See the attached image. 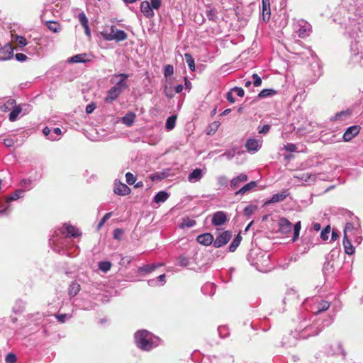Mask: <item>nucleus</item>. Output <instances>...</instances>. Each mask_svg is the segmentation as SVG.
<instances>
[{"label": "nucleus", "mask_w": 363, "mask_h": 363, "mask_svg": "<svg viewBox=\"0 0 363 363\" xmlns=\"http://www.w3.org/2000/svg\"><path fill=\"white\" fill-rule=\"evenodd\" d=\"M333 316L328 315L325 318L311 316L308 313L299 312L293 318L294 329L288 336L283 338V345L292 347L296 345L297 340H305L310 337L318 335L325 327L333 322Z\"/></svg>", "instance_id": "nucleus-1"}, {"label": "nucleus", "mask_w": 363, "mask_h": 363, "mask_svg": "<svg viewBox=\"0 0 363 363\" xmlns=\"http://www.w3.org/2000/svg\"><path fill=\"white\" fill-rule=\"evenodd\" d=\"M130 75L126 73L114 74L111 78L110 82L113 86L107 91L104 101L111 104L116 101L122 92L128 87L127 79Z\"/></svg>", "instance_id": "nucleus-2"}, {"label": "nucleus", "mask_w": 363, "mask_h": 363, "mask_svg": "<svg viewBox=\"0 0 363 363\" xmlns=\"http://www.w3.org/2000/svg\"><path fill=\"white\" fill-rule=\"evenodd\" d=\"M135 342L142 350L150 351L160 344V339L147 330H140L135 334Z\"/></svg>", "instance_id": "nucleus-3"}, {"label": "nucleus", "mask_w": 363, "mask_h": 363, "mask_svg": "<svg viewBox=\"0 0 363 363\" xmlns=\"http://www.w3.org/2000/svg\"><path fill=\"white\" fill-rule=\"evenodd\" d=\"M322 74V67L319 60L316 57H313L304 72L302 80L303 86H308L316 83Z\"/></svg>", "instance_id": "nucleus-4"}, {"label": "nucleus", "mask_w": 363, "mask_h": 363, "mask_svg": "<svg viewBox=\"0 0 363 363\" xmlns=\"http://www.w3.org/2000/svg\"><path fill=\"white\" fill-rule=\"evenodd\" d=\"M303 307L305 309L310 311L314 315H316L328 310L330 307V303L320 296H313L305 300Z\"/></svg>", "instance_id": "nucleus-5"}, {"label": "nucleus", "mask_w": 363, "mask_h": 363, "mask_svg": "<svg viewBox=\"0 0 363 363\" xmlns=\"http://www.w3.org/2000/svg\"><path fill=\"white\" fill-rule=\"evenodd\" d=\"M101 35L107 41L121 42L125 40L128 38V35L124 30L118 29L115 26L104 28L101 32Z\"/></svg>", "instance_id": "nucleus-6"}, {"label": "nucleus", "mask_w": 363, "mask_h": 363, "mask_svg": "<svg viewBox=\"0 0 363 363\" xmlns=\"http://www.w3.org/2000/svg\"><path fill=\"white\" fill-rule=\"evenodd\" d=\"M24 189H18L13 194L8 196L5 201H0V216L7 214L9 212L8 203L12 201H16L20 198H23L24 196Z\"/></svg>", "instance_id": "nucleus-7"}, {"label": "nucleus", "mask_w": 363, "mask_h": 363, "mask_svg": "<svg viewBox=\"0 0 363 363\" xmlns=\"http://www.w3.org/2000/svg\"><path fill=\"white\" fill-rule=\"evenodd\" d=\"M354 230V225L351 223H347L344 228V238H343V246L345 252L347 255H352L354 253V248L352 245L350 240L351 235L349 234Z\"/></svg>", "instance_id": "nucleus-8"}, {"label": "nucleus", "mask_w": 363, "mask_h": 363, "mask_svg": "<svg viewBox=\"0 0 363 363\" xmlns=\"http://www.w3.org/2000/svg\"><path fill=\"white\" fill-rule=\"evenodd\" d=\"M294 28L299 38H305L309 36L311 32V26L307 21L299 19L294 23Z\"/></svg>", "instance_id": "nucleus-9"}, {"label": "nucleus", "mask_w": 363, "mask_h": 363, "mask_svg": "<svg viewBox=\"0 0 363 363\" xmlns=\"http://www.w3.org/2000/svg\"><path fill=\"white\" fill-rule=\"evenodd\" d=\"M324 352L328 356H337L341 354L344 359L346 358L347 355L342 345L340 342H335L325 345Z\"/></svg>", "instance_id": "nucleus-10"}, {"label": "nucleus", "mask_w": 363, "mask_h": 363, "mask_svg": "<svg viewBox=\"0 0 363 363\" xmlns=\"http://www.w3.org/2000/svg\"><path fill=\"white\" fill-rule=\"evenodd\" d=\"M263 140L260 138H248L245 144V147L247 151L250 154H255L262 147Z\"/></svg>", "instance_id": "nucleus-11"}, {"label": "nucleus", "mask_w": 363, "mask_h": 363, "mask_svg": "<svg viewBox=\"0 0 363 363\" xmlns=\"http://www.w3.org/2000/svg\"><path fill=\"white\" fill-rule=\"evenodd\" d=\"M350 52L352 55L354 57L359 56V60H357L360 62L362 65H363V40H357L351 42L350 45Z\"/></svg>", "instance_id": "nucleus-12"}, {"label": "nucleus", "mask_w": 363, "mask_h": 363, "mask_svg": "<svg viewBox=\"0 0 363 363\" xmlns=\"http://www.w3.org/2000/svg\"><path fill=\"white\" fill-rule=\"evenodd\" d=\"M232 232L230 230H225L222 233L218 234L216 238L213 239V247L219 248L225 245L232 238Z\"/></svg>", "instance_id": "nucleus-13"}, {"label": "nucleus", "mask_w": 363, "mask_h": 363, "mask_svg": "<svg viewBox=\"0 0 363 363\" xmlns=\"http://www.w3.org/2000/svg\"><path fill=\"white\" fill-rule=\"evenodd\" d=\"M13 56V49L10 43H6L4 46L0 44V61L10 60Z\"/></svg>", "instance_id": "nucleus-14"}, {"label": "nucleus", "mask_w": 363, "mask_h": 363, "mask_svg": "<svg viewBox=\"0 0 363 363\" xmlns=\"http://www.w3.org/2000/svg\"><path fill=\"white\" fill-rule=\"evenodd\" d=\"M60 231L66 238H77L81 236L79 229L68 223H65Z\"/></svg>", "instance_id": "nucleus-15"}, {"label": "nucleus", "mask_w": 363, "mask_h": 363, "mask_svg": "<svg viewBox=\"0 0 363 363\" xmlns=\"http://www.w3.org/2000/svg\"><path fill=\"white\" fill-rule=\"evenodd\" d=\"M289 194L290 193L288 189H283L280 193L274 194L269 199L265 201L264 206H269L271 203L283 201Z\"/></svg>", "instance_id": "nucleus-16"}, {"label": "nucleus", "mask_w": 363, "mask_h": 363, "mask_svg": "<svg viewBox=\"0 0 363 363\" xmlns=\"http://www.w3.org/2000/svg\"><path fill=\"white\" fill-rule=\"evenodd\" d=\"M360 127L359 125H355L350 126L347 128L342 135V140L345 142L352 140L356 135L359 133Z\"/></svg>", "instance_id": "nucleus-17"}, {"label": "nucleus", "mask_w": 363, "mask_h": 363, "mask_svg": "<svg viewBox=\"0 0 363 363\" xmlns=\"http://www.w3.org/2000/svg\"><path fill=\"white\" fill-rule=\"evenodd\" d=\"M248 177L245 173H240L238 176L233 177L230 182V186L232 189L239 188L242 184L247 182Z\"/></svg>", "instance_id": "nucleus-18"}, {"label": "nucleus", "mask_w": 363, "mask_h": 363, "mask_svg": "<svg viewBox=\"0 0 363 363\" xmlns=\"http://www.w3.org/2000/svg\"><path fill=\"white\" fill-rule=\"evenodd\" d=\"M227 221L226 213L223 211H217L213 213L212 217V225L214 226H219L223 225Z\"/></svg>", "instance_id": "nucleus-19"}, {"label": "nucleus", "mask_w": 363, "mask_h": 363, "mask_svg": "<svg viewBox=\"0 0 363 363\" xmlns=\"http://www.w3.org/2000/svg\"><path fill=\"white\" fill-rule=\"evenodd\" d=\"M279 231L282 234H288L292 230V223L285 218H281L278 221Z\"/></svg>", "instance_id": "nucleus-20"}, {"label": "nucleus", "mask_w": 363, "mask_h": 363, "mask_svg": "<svg viewBox=\"0 0 363 363\" xmlns=\"http://www.w3.org/2000/svg\"><path fill=\"white\" fill-rule=\"evenodd\" d=\"M196 241L203 246L213 245V235L210 233L201 234L196 237Z\"/></svg>", "instance_id": "nucleus-21"}, {"label": "nucleus", "mask_w": 363, "mask_h": 363, "mask_svg": "<svg viewBox=\"0 0 363 363\" xmlns=\"http://www.w3.org/2000/svg\"><path fill=\"white\" fill-rule=\"evenodd\" d=\"M113 192L120 196H126L131 192V189L125 184L118 182L115 183Z\"/></svg>", "instance_id": "nucleus-22"}, {"label": "nucleus", "mask_w": 363, "mask_h": 363, "mask_svg": "<svg viewBox=\"0 0 363 363\" xmlns=\"http://www.w3.org/2000/svg\"><path fill=\"white\" fill-rule=\"evenodd\" d=\"M61 237L58 235L57 233L55 232L52 237L49 240V245L53 249V250L60 252L62 246H61L62 242H60Z\"/></svg>", "instance_id": "nucleus-23"}, {"label": "nucleus", "mask_w": 363, "mask_h": 363, "mask_svg": "<svg viewBox=\"0 0 363 363\" xmlns=\"http://www.w3.org/2000/svg\"><path fill=\"white\" fill-rule=\"evenodd\" d=\"M262 16L264 22H268L271 16L269 0H262Z\"/></svg>", "instance_id": "nucleus-24"}, {"label": "nucleus", "mask_w": 363, "mask_h": 363, "mask_svg": "<svg viewBox=\"0 0 363 363\" xmlns=\"http://www.w3.org/2000/svg\"><path fill=\"white\" fill-rule=\"evenodd\" d=\"M257 185L258 182L257 181H252L240 188L237 191H235V196H242L245 193L253 190L257 186Z\"/></svg>", "instance_id": "nucleus-25"}, {"label": "nucleus", "mask_w": 363, "mask_h": 363, "mask_svg": "<svg viewBox=\"0 0 363 363\" xmlns=\"http://www.w3.org/2000/svg\"><path fill=\"white\" fill-rule=\"evenodd\" d=\"M140 11L146 18H150L155 16V13L150 6V4L147 1L141 2Z\"/></svg>", "instance_id": "nucleus-26"}, {"label": "nucleus", "mask_w": 363, "mask_h": 363, "mask_svg": "<svg viewBox=\"0 0 363 363\" xmlns=\"http://www.w3.org/2000/svg\"><path fill=\"white\" fill-rule=\"evenodd\" d=\"M206 361H208L209 363H228L233 362V356H222L221 357L213 356L207 357Z\"/></svg>", "instance_id": "nucleus-27"}, {"label": "nucleus", "mask_w": 363, "mask_h": 363, "mask_svg": "<svg viewBox=\"0 0 363 363\" xmlns=\"http://www.w3.org/2000/svg\"><path fill=\"white\" fill-rule=\"evenodd\" d=\"M295 177L307 183L308 184L313 183L316 179L315 174L310 172L301 173L296 175Z\"/></svg>", "instance_id": "nucleus-28"}, {"label": "nucleus", "mask_w": 363, "mask_h": 363, "mask_svg": "<svg viewBox=\"0 0 363 363\" xmlns=\"http://www.w3.org/2000/svg\"><path fill=\"white\" fill-rule=\"evenodd\" d=\"M206 16L208 19L213 22H217L218 17V11L216 8L212 7L211 5L206 6Z\"/></svg>", "instance_id": "nucleus-29"}, {"label": "nucleus", "mask_w": 363, "mask_h": 363, "mask_svg": "<svg viewBox=\"0 0 363 363\" xmlns=\"http://www.w3.org/2000/svg\"><path fill=\"white\" fill-rule=\"evenodd\" d=\"M203 177V172L201 169L196 168L194 169L188 176L189 182L191 183L199 181Z\"/></svg>", "instance_id": "nucleus-30"}, {"label": "nucleus", "mask_w": 363, "mask_h": 363, "mask_svg": "<svg viewBox=\"0 0 363 363\" xmlns=\"http://www.w3.org/2000/svg\"><path fill=\"white\" fill-rule=\"evenodd\" d=\"M86 53L77 54L71 57L68 61L72 63H85L90 61L89 59L86 58Z\"/></svg>", "instance_id": "nucleus-31"}, {"label": "nucleus", "mask_w": 363, "mask_h": 363, "mask_svg": "<svg viewBox=\"0 0 363 363\" xmlns=\"http://www.w3.org/2000/svg\"><path fill=\"white\" fill-rule=\"evenodd\" d=\"M169 196V195L167 191H160L155 194V196H154L153 201L156 203H164V201H166L167 200Z\"/></svg>", "instance_id": "nucleus-32"}, {"label": "nucleus", "mask_w": 363, "mask_h": 363, "mask_svg": "<svg viewBox=\"0 0 363 363\" xmlns=\"http://www.w3.org/2000/svg\"><path fill=\"white\" fill-rule=\"evenodd\" d=\"M80 285L76 281H72L69 286L68 294L70 297H74L80 291Z\"/></svg>", "instance_id": "nucleus-33"}, {"label": "nucleus", "mask_w": 363, "mask_h": 363, "mask_svg": "<svg viewBox=\"0 0 363 363\" xmlns=\"http://www.w3.org/2000/svg\"><path fill=\"white\" fill-rule=\"evenodd\" d=\"M22 108L23 107L19 106V105L14 106V107L9 113V121L12 122L16 121L18 116L22 113Z\"/></svg>", "instance_id": "nucleus-34"}, {"label": "nucleus", "mask_w": 363, "mask_h": 363, "mask_svg": "<svg viewBox=\"0 0 363 363\" xmlns=\"http://www.w3.org/2000/svg\"><path fill=\"white\" fill-rule=\"evenodd\" d=\"M242 236L240 235V233H238L233 240L232 242L228 247L229 252H235L238 246L240 245L241 241H242Z\"/></svg>", "instance_id": "nucleus-35"}, {"label": "nucleus", "mask_w": 363, "mask_h": 363, "mask_svg": "<svg viewBox=\"0 0 363 363\" xmlns=\"http://www.w3.org/2000/svg\"><path fill=\"white\" fill-rule=\"evenodd\" d=\"M47 28L53 33H59L62 30V26L57 21H46Z\"/></svg>", "instance_id": "nucleus-36"}, {"label": "nucleus", "mask_w": 363, "mask_h": 363, "mask_svg": "<svg viewBox=\"0 0 363 363\" xmlns=\"http://www.w3.org/2000/svg\"><path fill=\"white\" fill-rule=\"evenodd\" d=\"M135 118V114L133 112H128L122 118L121 121L127 126H131L134 123Z\"/></svg>", "instance_id": "nucleus-37"}, {"label": "nucleus", "mask_w": 363, "mask_h": 363, "mask_svg": "<svg viewBox=\"0 0 363 363\" xmlns=\"http://www.w3.org/2000/svg\"><path fill=\"white\" fill-rule=\"evenodd\" d=\"M201 291L204 294L212 296L215 294L216 286L213 283H207L201 287Z\"/></svg>", "instance_id": "nucleus-38"}, {"label": "nucleus", "mask_w": 363, "mask_h": 363, "mask_svg": "<svg viewBox=\"0 0 363 363\" xmlns=\"http://www.w3.org/2000/svg\"><path fill=\"white\" fill-rule=\"evenodd\" d=\"M162 264H146L139 268L138 271L140 272H145L146 274L150 273L153 272L157 267L162 266Z\"/></svg>", "instance_id": "nucleus-39"}, {"label": "nucleus", "mask_w": 363, "mask_h": 363, "mask_svg": "<svg viewBox=\"0 0 363 363\" xmlns=\"http://www.w3.org/2000/svg\"><path fill=\"white\" fill-rule=\"evenodd\" d=\"M277 91L274 89H262L258 94L257 97L259 99L266 98L275 95Z\"/></svg>", "instance_id": "nucleus-40"}, {"label": "nucleus", "mask_w": 363, "mask_h": 363, "mask_svg": "<svg viewBox=\"0 0 363 363\" xmlns=\"http://www.w3.org/2000/svg\"><path fill=\"white\" fill-rule=\"evenodd\" d=\"M177 116L172 115L167 118L165 123V127L167 130H172L176 125Z\"/></svg>", "instance_id": "nucleus-41"}, {"label": "nucleus", "mask_w": 363, "mask_h": 363, "mask_svg": "<svg viewBox=\"0 0 363 363\" xmlns=\"http://www.w3.org/2000/svg\"><path fill=\"white\" fill-rule=\"evenodd\" d=\"M257 209V205H248L244 208L243 214L245 216L250 218Z\"/></svg>", "instance_id": "nucleus-42"}, {"label": "nucleus", "mask_w": 363, "mask_h": 363, "mask_svg": "<svg viewBox=\"0 0 363 363\" xmlns=\"http://www.w3.org/2000/svg\"><path fill=\"white\" fill-rule=\"evenodd\" d=\"M196 220L194 219H190L189 218H185L182 219V223H180V228H191L196 225Z\"/></svg>", "instance_id": "nucleus-43"}, {"label": "nucleus", "mask_w": 363, "mask_h": 363, "mask_svg": "<svg viewBox=\"0 0 363 363\" xmlns=\"http://www.w3.org/2000/svg\"><path fill=\"white\" fill-rule=\"evenodd\" d=\"M184 57H185L186 62L189 68L191 71H194L195 70V63H194V59L193 58L192 55L189 53H185Z\"/></svg>", "instance_id": "nucleus-44"}, {"label": "nucleus", "mask_w": 363, "mask_h": 363, "mask_svg": "<svg viewBox=\"0 0 363 363\" xmlns=\"http://www.w3.org/2000/svg\"><path fill=\"white\" fill-rule=\"evenodd\" d=\"M236 154H239L237 147H233L229 150L225 151L220 157H225L228 160L233 159Z\"/></svg>", "instance_id": "nucleus-45"}, {"label": "nucleus", "mask_w": 363, "mask_h": 363, "mask_svg": "<svg viewBox=\"0 0 363 363\" xmlns=\"http://www.w3.org/2000/svg\"><path fill=\"white\" fill-rule=\"evenodd\" d=\"M43 133L50 140H58V138L52 134V129L48 126L43 128Z\"/></svg>", "instance_id": "nucleus-46"}, {"label": "nucleus", "mask_w": 363, "mask_h": 363, "mask_svg": "<svg viewBox=\"0 0 363 363\" xmlns=\"http://www.w3.org/2000/svg\"><path fill=\"white\" fill-rule=\"evenodd\" d=\"M55 316L60 323H64L72 318V315L67 313H57Z\"/></svg>", "instance_id": "nucleus-47"}, {"label": "nucleus", "mask_w": 363, "mask_h": 363, "mask_svg": "<svg viewBox=\"0 0 363 363\" xmlns=\"http://www.w3.org/2000/svg\"><path fill=\"white\" fill-rule=\"evenodd\" d=\"M111 267V263L108 261H101L99 263V269L104 272H107Z\"/></svg>", "instance_id": "nucleus-48"}, {"label": "nucleus", "mask_w": 363, "mask_h": 363, "mask_svg": "<svg viewBox=\"0 0 363 363\" xmlns=\"http://www.w3.org/2000/svg\"><path fill=\"white\" fill-rule=\"evenodd\" d=\"M293 230H294V236H293L292 240H293V242H295L299 236V233H300V230H301V221H298L295 223V225L293 227Z\"/></svg>", "instance_id": "nucleus-49"}, {"label": "nucleus", "mask_w": 363, "mask_h": 363, "mask_svg": "<svg viewBox=\"0 0 363 363\" xmlns=\"http://www.w3.org/2000/svg\"><path fill=\"white\" fill-rule=\"evenodd\" d=\"M330 233V225H327L326 227H325L321 233H320V238L323 240H328V238H329V234Z\"/></svg>", "instance_id": "nucleus-50"}, {"label": "nucleus", "mask_w": 363, "mask_h": 363, "mask_svg": "<svg viewBox=\"0 0 363 363\" xmlns=\"http://www.w3.org/2000/svg\"><path fill=\"white\" fill-rule=\"evenodd\" d=\"M15 40L20 48H23L27 45V40L25 37L21 35H16L15 37Z\"/></svg>", "instance_id": "nucleus-51"}, {"label": "nucleus", "mask_w": 363, "mask_h": 363, "mask_svg": "<svg viewBox=\"0 0 363 363\" xmlns=\"http://www.w3.org/2000/svg\"><path fill=\"white\" fill-rule=\"evenodd\" d=\"M113 213L112 212H108L107 213H106L104 217L101 218V220H100V222L98 223L97 225V229L99 230L101 228V227L104 225V223L106 222V220L111 218V216H112Z\"/></svg>", "instance_id": "nucleus-52"}, {"label": "nucleus", "mask_w": 363, "mask_h": 363, "mask_svg": "<svg viewBox=\"0 0 363 363\" xmlns=\"http://www.w3.org/2000/svg\"><path fill=\"white\" fill-rule=\"evenodd\" d=\"M125 180L129 185H133L136 182V177L130 172L125 174Z\"/></svg>", "instance_id": "nucleus-53"}, {"label": "nucleus", "mask_w": 363, "mask_h": 363, "mask_svg": "<svg viewBox=\"0 0 363 363\" xmlns=\"http://www.w3.org/2000/svg\"><path fill=\"white\" fill-rule=\"evenodd\" d=\"M219 125L220 123L218 121H214L209 126L210 130L206 132L207 135L213 134L217 130Z\"/></svg>", "instance_id": "nucleus-54"}, {"label": "nucleus", "mask_w": 363, "mask_h": 363, "mask_svg": "<svg viewBox=\"0 0 363 363\" xmlns=\"http://www.w3.org/2000/svg\"><path fill=\"white\" fill-rule=\"evenodd\" d=\"M78 19L82 26H85L89 24L88 18L84 12L79 13Z\"/></svg>", "instance_id": "nucleus-55"}, {"label": "nucleus", "mask_w": 363, "mask_h": 363, "mask_svg": "<svg viewBox=\"0 0 363 363\" xmlns=\"http://www.w3.org/2000/svg\"><path fill=\"white\" fill-rule=\"evenodd\" d=\"M17 361V357L14 353H9L5 358V363H16Z\"/></svg>", "instance_id": "nucleus-56"}, {"label": "nucleus", "mask_w": 363, "mask_h": 363, "mask_svg": "<svg viewBox=\"0 0 363 363\" xmlns=\"http://www.w3.org/2000/svg\"><path fill=\"white\" fill-rule=\"evenodd\" d=\"M174 74V67L171 65H167L164 69V75L165 77L172 76Z\"/></svg>", "instance_id": "nucleus-57"}, {"label": "nucleus", "mask_w": 363, "mask_h": 363, "mask_svg": "<svg viewBox=\"0 0 363 363\" xmlns=\"http://www.w3.org/2000/svg\"><path fill=\"white\" fill-rule=\"evenodd\" d=\"M20 185L22 187L26 188L28 190H30L33 188L31 179H23L21 181Z\"/></svg>", "instance_id": "nucleus-58"}, {"label": "nucleus", "mask_w": 363, "mask_h": 363, "mask_svg": "<svg viewBox=\"0 0 363 363\" xmlns=\"http://www.w3.org/2000/svg\"><path fill=\"white\" fill-rule=\"evenodd\" d=\"M179 264L182 267H187L189 264V259L184 255H181L178 258Z\"/></svg>", "instance_id": "nucleus-59"}, {"label": "nucleus", "mask_w": 363, "mask_h": 363, "mask_svg": "<svg viewBox=\"0 0 363 363\" xmlns=\"http://www.w3.org/2000/svg\"><path fill=\"white\" fill-rule=\"evenodd\" d=\"M166 177L164 173L157 172L151 175V179L152 181H160Z\"/></svg>", "instance_id": "nucleus-60"}, {"label": "nucleus", "mask_w": 363, "mask_h": 363, "mask_svg": "<svg viewBox=\"0 0 363 363\" xmlns=\"http://www.w3.org/2000/svg\"><path fill=\"white\" fill-rule=\"evenodd\" d=\"M19 106H22V116H24L28 113H30L32 110V107L30 104H19Z\"/></svg>", "instance_id": "nucleus-61"}, {"label": "nucleus", "mask_w": 363, "mask_h": 363, "mask_svg": "<svg viewBox=\"0 0 363 363\" xmlns=\"http://www.w3.org/2000/svg\"><path fill=\"white\" fill-rule=\"evenodd\" d=\"M252 77L253 79V84L255 86L257 87L262 84V79L257 74H253Z\"/></svg>", "instance_id": "nucleus-62"}, {"label": "nucleus", "mask_w": 363, "mask_h": 363, "mask_svg": "<svg viewBox=\"0 0 363 363\" xmlns=\"http://www.w3.org/2000/svg\"><path fill=\"white\" fill-rule=\"evenodd\" d=\"M124 231L121 228H116L113 230V238L118 240L121 239L122 235H123Z\"/></svg>", "instance_id": "nucleus-63"}, {"label": "nucleus", "mask_w": 363, "mask_h": 363, "mask_svg": "<svg viewBox=\"0 0 363 363\" xmlns=\"http://www.w3.org/2000/svg\"><path fill=\"white\" fill-rule=\"evenodd\" d=\"M164 94L168 99H172L174 97V93L172 91V89L171 87H168L167 86H165L164 87Z\"/></svg>", "instance_id": "nucleus-64"}]
</instances>
